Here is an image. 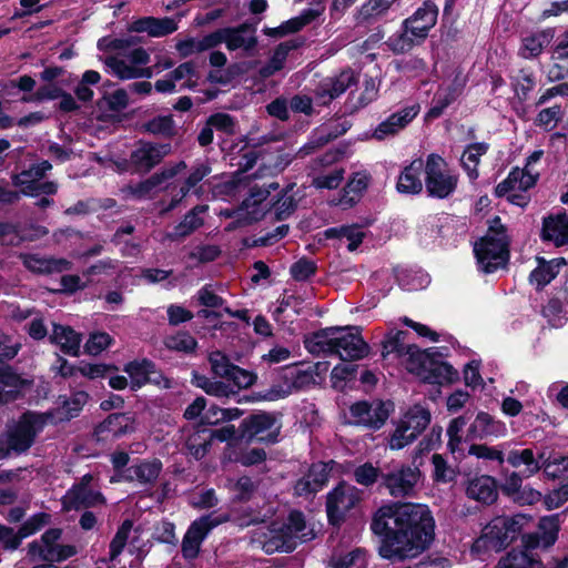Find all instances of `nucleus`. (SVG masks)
Masks as SVG:
<instances>
[{"mask_svg": "<svg viewBox=\"0 0 568 568\" xmlns=\"http://www.w3.org/2000/svg\"><path fill=\"white\" fill-rule=\"evenodd\" d=\"M369 528L378 538V555L390 562H403L430 548L436 523L426 504L390 500L374 511Z\"/></svg>", "mask_w": 568, "mask_h": 568, "instance_id": "obj_1", "label": "nucleus"}, {"mask_svg": "<svg viewBox=\"0 0 568 568\" xmlns=\"http://www.w3.org/2000/svg\"><path fill=\"white\" fill-rule=\"evenodd\" d=\"M304 345L313 355H337L343 362L363 359L371 351L362 327L352 325L321 328L306 337Z\"/></svg>", "mask_w": 568, "mask_h": 568, "instance_id": "obj_2", "label": "nucleus"}, {"mask_svg": "<svg viewBox=\"0 0 568 568\" xmlns=\"http://www.w3.org/2000/svg\"><path fill=\"white\" fill-rule=\"evenodd\" d=\"M438 7L432 0H425L408 18L404 19L397 32L386 41L388 49L396 55L405 54L422 45L436 26Z\"/></svg>", "mask_w": 568, "mask_h": 568, "instance_id": "obj_3", "label": "nucleus"}, {"mask_svg": "<svg viewBox=\"0 0 568 568\" xmlns=\"http://www.w3.org/2000/svg\"><path fill=\"white\" fill-rule=\"evenodd\" d=\"M531 520V516L516 514L513 516H497L493 518L476 539L474 548L486 551H503L508 548L524 531V527Z\"/></svg>", "mask_w": 568, "mask_h": 568, "instance_id": "obj_4", "label": "nucleus"}, {"mask_svg": "<svg viewBox=\"0 0 568 568\" xmlns=\"http://www.w3.org/2000/svg\"><path fill=\"white\" fill-rule=\"evenodd\" d=\"M43 416L42 412L30 409L23 412L0 440V459L10 457L11 453L17 455L27 453L48 425Z\"/></svg>", "mask_w": 568, "mask_h": 568, "instance_id": "obj_5", "label": "nucleus"}, {"mask_svg": "<svg viewBox=\"0 0 568 568\" xmlns=\"http://www.w3.org/2000/svg\"><path fill=\"white\" fill-rule=\"evenodd\" d=\"M442 356L437 347L422 349L408 369L426 384L439 386L453 384L459 379V373L453 365L442 361Z\"/></svg>", "mask_w": 568, "mask_h": 568, "instance_id": "obj_6", "label": "nucleus"}, {"mask_svg": "<svg viewBox=\"0 0 568 568\" xmlns=\"http://www.w3.org/2000/svg\"><path fill=\"white\" fill-rule=\"evenodd\" d=\"M459 175L448 170V163L436 153L427 155L425 163V187L427 195L444 200L450 197L457 190Z\"/></svg>", "mask_w": 568, "mask_h": 568, "instance_id": "obj_7", "label": "nucleus"}, {"mask_svg": "<svg viewBox=\"0 0 568 568\" xmlns=\"http://www.w3.org/2000/svg\"><path fill=\"white\" fill-rule=\"evenodd\" d=\"M363 491L357 487L341 480L326 495L325 511L327 524L339 529L346 521L348 513L362 501Z\"/></svg>", "mask_w": 568, "mask_h": 568, "instance_id": "obj_8", "label": "nucleus"}, {"mask_svg": "<svg viewBox=\"0 0 568 568\" xmlns=\"http://www.w3.org/2000/svg\"><path fill=\"white\" fill-rule=\"evenodd\" d=\"M432 420L430 410L420 404H415L407 409L396 425L389 437L392 449H403L414 443L428 427Z\"/></svg>", "mask_w": 568, "mask_h": 568, "instance_id": "obj_9", "label": "nucleus"}, {"mask_svg": "<svg viewBox=\"0 0 568 568\" xmlns=\"http://www.w3.org/2000/svg\"><path fill=\"white\" fill-rule=\"evenodd\" d=\"M232 520V516L229 513H222L219 515L211 513L192 521L182 539L181 552L183 558L186 560L197 558L201 545L210 531L215 527Z\"/></svg>", "mask_w": 568, "mask_h": 568, "instance_id": "obj_10", "label": "nucleus"}, {"mask_svg": "<svg viewBox=\"0 0 568 568\" xmlns=\"http://www.w3.org/2000/svg\"><path fill=\"white\" fill-rule=\"evenodd\" d=\"M276 424L273 413L258 410L244 417L240 423V439L247 445L255 439L265 444H276L280 440L281 425L271 430Z\"/></svg>", "mask_w": 568, "mask_h": 568, "instance_id": "obj_11", "label": "nucleus"}, {"mask_svg": "<svg viewBox=\"0 0 568 568\" xmlns=\"http://www.w3.org/2000/svg\"><path fill=\"white\" fill-rule=\"evenodd\" d=\"M478 271L493 274L507 270L510 260V244L495 243L490 237H479L474 244Z\"/></svg>", "mask_w": 568, "mask_h": 568, "instance_id": "obj_12", "label": "nucleus"}, {"mask_svg": "<svg viewBox=\"0 0 568 568\" xmlns=\"http://www.w3.org/2000/svg\"><path fill=\"white\" fill-rule=\"evenodd\" d=\"M422 473L417 467L400 465L382 473L379 488H385L394 498L413 496Z\"/></svg>", "mask_w": 568, "mask_h": 568, "instance_id": "obj_13", "label": "nucleus"}, {"mask_svg": "<svg viewBox=\"0 0 568 568\" xmlns=\"http://www.w3.org/2000/svg\"><path fill=\"white\" fill-rule=\"evenodd\" d=\"M393 410L394 404L390 400H378L375 405L367 400H358L349 407L351 416L355 418L353 424L369 430L381 429Z\"/></svg>", "mask_w": 568, "mask_h": 568, "instance_id": "obj_14", "label": "nucleus"}, {"mask_svg": "<svg viewBox=\"0 0 568 568\" xmlns=\"http://www.w3.org/2000/svg\"><path fill=\"white\" fill-rule=\"evenodd\" d=\"M123 372L130 377V389L136 392L148 384L155 386H170V381L164 376L156 364L150 358L143 357L124 364Z\"/></svg>", "mask_w": 568, "mask_h": 568, "instance_id": "obj_15", "label": "nucleus"}, {"mask_svg": "<svg viewBox=\"0 0 568 568\" xmlns=\"http://www.w3.org/2000/svg\"><path fill=\"white\" fill-rule=\"evenodd\" d=\"M172 151L171 143H153L139 140L138 148L130 154V165L135 173H149Z\"/></svg>", "mask_w": 568, "mask_h": 568, "instance_id": "obj_16", "label": "nucleus"}, {"mask_svg": "<svg viewBox=\"0 0 568 568\" xmlns=\"http://www.w3.org/2000/svg\"><path fill=\"white\" fill-rule=\"evenodd\" d=\"M134 423L130 413H111L94 426L92 437L99 443L121 438L135 430Z\"/></svg>", "mask_w": 568, "mask_h": 568, "instance_id": "obj_17", "label": "nucleus"}, {"mask_svg": "<svg viewBox=\"0 0 568 568\" xmlns=\"http://www.w3.org/2000/svg\"><path fill=\"white\" fill-rule=\"evenodd\" d=\"M88 400L89 394L85 390H75L69 397L61 395L59 396L58 406L42 412V415H45L43 417L48 424L58 425L68 423L80 416Z\"/></svg>", "mask_w": 568, "mask_h": 568, "instance_id": "obj_18", "label": "nucleus"}, {"mask_svg": "<svg viewBox=\"0 0 568 568\" xmlns=\"http://www.w3.org/2000/svg\"><path fill=\"white\" fill-rule=\"evenodd\" d=\"M524 478L518 471H513L500 485V493L518 506L535 505L541 500L542 494L530 486H523Z\"/></svg>", "mask_w": 568, "mask_h": 568, "instance_id": "obj_19", "label": "nucleus"}, {"mask_svg": "<svg viewBox=\"0 0 568 568\" xmlns=\"http://www.w3.org/2000/svg\"><path fill=\"white\" fill-rule=\"evenodd\" d=\"M256 31L255 23L245 21L236 27L221 28L223 42L229 51H236L243 49L246 52L253 51L258 41L254 34Z\"/></svg>", "mask_w": 568, "mask_h": 568, "instance_id": "obj_20", "label": "nucleus"}, {"mask_svg": "<svg viewBox=\"0 0 568 568\" xmlns=\"http://www.w3.org/2000/svg\"><path fill=\"white\" fill-rule=\"evenodd\" d=\"M419 110L418 104H413L392 113L375 128L372 138L376 141H384L387 136L396 135L418 115Z\"/></svg>", "mask_w": 568, "mask_h": 568, "instance_id": "obj_21", "label": "nucleus"}, {"mask_svg": "<svg viewBox=\"0 0 568 568\" xmlns=\"http://www.w3.org/2000/svg\"><path fill=\"white\" fill-rule=\"evenodd\" d=\"M62 510H80L105 504V497L101 491L93 490L87 483L74 484L62 498Z\"/></svg>", "mask_w": 568, "mask_h": 568, "instance_id": "obj_22", "label": "nucleus"}, {"mask_svg": "<svg viewBox=\"0 0 568 568\" xmlns=\"http://www.w3.org/2000/svg\"><path fill=\"white\" fill-rule=\"evenodd\" d=\"M540 239L556 247L568 245V213L565 209L542 217Z\"/></svg>", "mask_w": 568, "mask_h": 568, "instance_id": "obj_23", "label": "nucleus"}, {"mask_svg": "<svg viewBox=\"0 0 568 568\" xmlns=\"http://www.w3.org/2000/svg\"><path fill=\"white\" fill-rule=\"evenodd\" d=\"M178 22L173 18H155L149 16L133 20L128 26V31L135 33L146 32L150 37L161 38L172 34L178 30Z\"/></svg>", "mask_w": 568, "mask_h": 568, "instance_id": "obj_24", "label": "nucleus"}, {"mask_svg": "<svg viewBox=\"0 0 568 568\" xmlns=\"http://www.w3.org/2000/svg\"><path fill=\"white\" fill-rule=\"evenodd\" d=\"M500 485L495 477L489 475L477 476L468 481L466 495L483 505H491L498 498Z\"/></svg>", "mask_w": 568, "mask_h": 568, "instance_id": "obj_25", "label": "nucleus"}, {"mask_svg": "<svg viewBox=\"0 0 568 568\" xmlns=\"http://www.w3.org/2000/svg\"><path fill=\"white\" fill-rule=\"evenodd\" d=\"M506 433V425L486 412H479L467 430L468 440L499 437Z\"/></svg>", "mask_w": 568, "mask_h": 568, "instance_id": "obj_26", "label": "nucleus"}, {"mask_svg": "<svg viewBox=\"0 0 568 568\" xmlns=\"http://www.w3.org/2000/svg\"><path fill=\"white\" fill-rule=\"evenodd\" d=\"M186 169V163L184 161H179L178 163L165 166L160 171L153 173L150 178L139 182L133 189L132 194L139 199L149 195L155 187L162 184L164 181L173 179L180 172Z\"/></svg>", "mask_w": 568, "mask_h": 568, "instance_id": "obj_27", "label": "nucleus"}, {"mask_svg": "<svg viewBox=\"0 0 568 568\" xmlns=\"http://www.w3.org/2000/svg\"><path fill=\"white\" fill-rule=\"evenodd\" d=\"M567 265L565 257H556L546 261L538 258V266L529 274L530 283L535 284L536 291H542L558 274L561 266Z\"/></svg>", "mask_w": 568, "mask_h": 568, "instance_id": "obj_28", "label": "nucleus"}, {"mask_svg": "<svg viewBox=\"0 0 568 568\" xmlns=\"http://www.w3.org/2000/svg\"><path fill=\"white\" fill-rule=\"evenodd\" d=\"M425 169L422 159H416L406 165L397 180L396 190L402 194H419L423 190L420 173Z\"/></svg>", "mask_w": 568, "mask_h": 568, "instance_id": "obj_29", "label": "nucleus"}, {"mask_svg": "<svg viewBox=\"0 0 568 568\" xmlns=\"http://www.w3.org/2000/svg\"><path fill=\"white\" fill-rule=\"evenodd\" d=\"M207 204H197L192 207L173 227V231L168 234V237L171 241H180L191 235L194 231L203 226L204 220L200 214L207 212Z\"/></svg>", "mask_w": 568, "mask_h": 568, "instance_id": "obj_30", "label": "nucleus"}, {"mask_svg": "<svg viewBox=\"0 0 568 568\" xmlns=\"http://www.w3.org/2000/svg\"><path fill=\"white\" fill-rule=\"evenodd\" d=\"M23 266L37 274H51L54 272H63L70 268L71 263L65 258H45L38 254H21Z\"/></svg>", "mask_w": 568, "mask_h": 568, "instance_id": "obj_31", "label": "nucleus"}, {"mask_svg": "<svg viewBox=\"0 0 568 568\" xmlns=\"http://www.w3.org/2000/svg\"><path fill=\"white\" fill-rule=\"evenodd\" d=\"M369 175L365 172H356L341 190L338 204L344 209L353 207L368 187Z\"/></svg>", "mask_w": 568, "mask_h": 568, "instance_id": "obj_32", "label": "nucleus"}, {"mask_svg": "<svg viewBox=\"0 0 568 568\" xmlns=\"http://www.w3.org/2000/svg\"><path fill=\"white\" fill-rule=\"evenodd\" d=\"M50 342L60 346L62 353L78 356L80 353L81 335L71 326L53 324Z\"/></svg>", "mask_w": 568, "mask_h": 568, "instance_id": "obj_33", "label": "nucleus"}, {"mask_svg": "<svg viewBox=\"0 0 568 568\" xmlns=\"http://www.w3.org/2000/svg\"><path fill=\"white\" fill-rule=\"evenodd\" d=\"M552 60L556 62L548 71L550 82L560 81L568 77V30L558 39L552 51Z\"/></svg>", "mask_w": 568, "mask_h": 568, "instance_id": "obj_34", "label": "nucleus"}, {"mask_svg": "<svg viewBox=\"0 0 568 568\" xmlns=\"http://www.w3.org/2000/svg\"><path fill=\"white\" fill-rule=\"evenodd\" d=\"M162 470V463L159 459L140 460L125 469V480H138L141 484H152L156 480Z\"/></svg>", "mask_w": 568, "mask_h": 568, "instance_id": "obj_35", "label": "nucleus"}, {"mask_svg": "<svg viewBox=\"0 0 568 568\" xmlns=\"http://www.w3.org/2000/svg\"><path fill=\"white\" fill-rule=\"evenodd\" d=\"M488 150L489 144L486 142H474L465 148L460 158V165L470 181L478 179V165L480 163V158L485 155Z\"/></svg>", "mask_w": 568, "mask_h": 568, "instance_id": "obj_36", "label": "nucleus"}, {"mask_svg": "<svg viewBox=\"0 0 568 568\" xmlns=\"http://www.w3.org/2000/svg\"><path fill=\"white\" fill-rule=\"evenodd\" d=\"M407 334L406 331H397L395 334H389L383 341V355L385 356L389 353H396L398 356L407 355L409 366L422 349L415 344H405L404 339Z\"/></svg>", "mask_w": 568, "mask_h": 568, "instance_id": "obj_37", "label": "nucleus"}, {"mask_svg": "<svg viewBox=\"0 0 568 568\" xmlns=\"http://www.w3.org/2000/svg\"><path fill=\"white\" fill-rule=\"evenodd\" d=\"M506 460L514 468L524 465L525 469L519 474L525 478H529L540 470L539 460L536 459V454L531 448L511 449Z\"/></svg>", "mask_w": 568, "mask_h": 568, "instance_id": "obj_38", "label": "nucleus"}, {"mask_svg": "<svg viewBox=\"0 0 568 568\" xmlns=\"http://www.w3.org/2000/svg\"><path fill=\"white\" fill-rule=\"evenodd\" d=\"M357 83L358 73L347 68L342 70L337 75L329 78L323 90L324 93L328 95V99L333 100L345 93L352 87H356Z\"/></svg>", "mask_w": 568, "mask_h": 568, "instance_id": "obj_39", "label": "nucleus"}, {"mask_svg": "<svg viewBox=\"0 0 568 568\" xmlns=\"http://www.w3.org/2000/svg\"><path fill=\"white\" fill-rule=\"evenodd\" d=\"M497 568H542V561L532 552L513 548L498 561Z\"/></svg>", "mask_w": 568, "mask_h": 568, "instance_id": "obj_40", "label": "nucleus"}, {"mask_svg": "<svg viewBox=\"0 0 568 568\" xmlns=\"http://www.w3.org/2000/svg\"><path fill=\"white\" fill-rule=\"evenodd\" d=\"M139 130L142 133L161 135L170 140L178 134V129L172 114L156 115L146 122H143Z\"/></svg>", "mask_w": 568, "mask_h": 568, "instance_id": "obj_41", "label": "nucleus"}, {"mask_svg": "<svg viewBox=\"0 0 568 568\" xmlns=\"http://www.w3.org/2000/svg\"><path fill=\"white\" fill-rule=\"evenodd\" d=\"M304 37H296L294 39L277 44L270 59V71L263 72V75L270 77L274 72L282 70L290 52L300 49L301 47L304 45Z\"/></svg>", "mask_w": 568, "mask_h": 568, "instance_id": "obj_42", "label": "nucleus"}, {"mask_svg": "<svg viewBox=\"0 0 568 568\" xmlns=\"http://www.w3.org/2000/svg\"><path fill=\"white\" fill-rule=\"evenodd\" d=\"M283 378L290 383L292 390H301L315 384L314 372L311 366L301 368L298 365H287L281 367Z\"/></svg>", "mask_w": 568, "mask_h": 568, "instance_id": "obj_43", "label": "nucleus"}, {"mask_svg": "<svg viewBox=\"0 0 568 568\" xmlns=\"http://www.w3.org/2000/svg\"><path fill=\"white\" fill-rule=\"evenodd\" d=\"M396 0H367L357 10L354 16L357 26L369 23L373 19L387 13Z\"/></svg>", "mask_w": 568, "mask_h": 568, "instance_id": "obj_44", "label": "nucleus"}, {"mask_svg": "<svg viewBox=\"0 0 568 568\" xmlns=\"http://www.w3.org/2000/svg\"><path fill=\"white\" fill-rule=\"evenodd\" d=\"M192 384L201 389H203L207 395L220 397V398H229L231 396L239 395L237 392L233 390L227 384L221 381H212L207 376L200 374L197 372H193L192 374Z\"/></svg>", "mask_w": 568, "mask_h": 568, "instance_id": "obj_45", "label": "nucleus"}, {"mask_svg": "<svg viewBox=\"0 0 568 568\" xmlns=\"http://www.w3.org/2000/svg\"><path fill=\"white\" fill-rule=\"evenodd\" d=\"M326 239H346L348 241L347 250L353 252L362 244L365 234L358 224L341 225L328 227L324 231Z\"/></svg>", "mask_w": 568, "mask_h": 568, "instance_id": "obj_46", "label": "nucleus"}, {"mask_svg": "<svg viewBox=\"0 0 568 568\" xmlns=\"http://www.w3.org/2000/svg\"><path fill=\"white\" fill-rule=\"evenodd\" d=\"M306 528L305 515L302 510L293 509L288 513L286 520L277 529L284 541L296 546L294 537L303 534Z\"/></svg>", "mask_w": 568, "mask_h": 568, "instance_id": "obj_47", "label": "nucleus"}, {"mask_svg": "<svg viewBox=\"0 0 568 568\" xmlns=\"http://www.w3.org/2000/svg\"><path fill=\"white\" fill-rule=\"evenodd\" d=\"M250 200H243L236 210L235 219L227 225L226 231L252 225L263 219V213L248 204Z\"/></svg>", "mask_w": 568, "mask_h": 568, "instance_id": "obj_48", "label": "nucleus"}, {"mask_svg": "<svg viewBox=\"0 0 568 568\" xmlns=\"http://www.w3.org/2000/svg\"><path fill=\"white\" fill-rule=\"evenodd\" d=\"M355 361H346L344 364H337L331 372L332 387L337 390H344L347 383L357 379L358 365Z\"/></svg>", "mask_w": 568, "mask_h": 568, "instance_id": "obj_49", "label": "nucleus"}, {"mask_svg": "<svg viewBox=\"0 0 568 568\" xmlns=\"http://www.w3.org/2000/svg\"><path fill=\"white\" fill-rule=\"evenodd\" d=\"M209 438L212 442L216 439L221 443H226L225 456L229 458V454L236 449V445L243 439H240V427L236 428L232 424L224 425L220 428L211 429Z\"/></svg>", "mask_w": 568, "mask_h": 568, "instance_id": "obj_50", "label": "nucleus"}, {"mask_svg": "<svg viewBox=\"0 0 568 568\" xmlns=\"http://www.w3.org/2000/svg\"><path fill=\"white\" fill-rule=\"evenodd\" d=\"M538 530L542 536V548L547 549L555 545L560 530L559 515L542 516L538 523Z\"/></svg>", "mask_w": 568, "mask_h": 568, "instance_id": "obj_51", "label": "nucleus"}, {"mask_svg": "<svg viewBox=\"0 0 568 568\" xmlns=\"http://www.w3.org/2000/svg\"><path fill=\"white\" fill-rule=\"evenodd\" d=\"M346 133V129H327V128H321L317 129L313 135L311 136L310 141L302 148L303 151H305V154H310L314 152L317 149L323 148L327 143L334 141L338 136Z\"/></svg>", "mask_w": 568, "mask_h": 568, "instance_id": "obj_52", "label": "nucleus"}, {"mask_svg": "<svg viewBox=\"0 0 568 568\" xmlns=\"http://www.w3.org/2000/svg\"><path fill=\"white\" fill-rule=\"evenodd\" d=\"M456 99H457L456 89L453 87H449L444 92H439V91L436 92L433 98L430 108L428 109V111L426 113V119L427 120L438 119L439 116H442L444 111L452 103H454L456 101Z\"/></svg>", "mask_w": 568, "mask_h": 568, "instance_id": "obj_53", "label": "nucleus"}, {"mask_svg": "<svg viewBox=\"0 0 568 568\" xmlns=\"http://www.w3.org/2000/svg\"><path fill=\"white\" fill-rule=\"evenodd\" d=\"M536 85L534 72L529 69H520L517 77L511 78V87L520 102L528 99L529 93Z\"/></svg>", "mask_w": 568, "mask_h": 568, "instance_id": "obj_54", "label": "nucleus"}, {"mask_svg": "<svg viewBox=\"0 0 568 568\" xmlns=\"http://www.w3.org/2000/svg\"><path fill=\"white\" fill-rule=\"evenodd\" d=\"M334 464V460L316 462L308 467L306 476L318 491L327 485Z\"/></svg>", "mask_w": 568, "mask_h": 568, "instance_id": "obj_55", "label": "nucleus"}, {"mask_svg": "<svg viewBox=\"0 0 568 568\" xmlns=\"http://www.w3.org/2000/svg\"><path fill=\"white\" fill-rule=\"evenodd\" d=\"M51 169L52 164L47 160L33 163L29 169L21 171L19 174H14L12 176V183L14 186H22L27 183L26 181L41 180Z\"/></svg>", "mask_w": 568, "mask_h": 568, "instance_id": "obj_56", "label": "nucleus"}, {"mask_svg": "<svg viewBox=\"0 0 568 568\" xmlns=\"http://www.w3.org/2000/svg\"><path fill=\"white\" fill-rule=\"evenodd\" d=\"M164 345L170 351L183 352L185 354L194 353L197 347V341L189 332H179L175 335L166 336Z\"/></svg>", "mask_w": 568, "mask_h": 568, "instance_id": "obj_57", "label": "nucleus"}, {"mask_svg": "<svg viewBox=\"0 0 568 568\" xmlns=\"http://www.w3.org/2000/svg\"><path fill=\"white\" fill-rule=\"evenodd\" d=\"M0 384L11 387V390H19L22 394L23 389L32 385V381L23 378L12 366L3 362L0 363Z\"/></svg>", "mask_w": 568, "mask_h": 568, "instance_id": "obj_58", "label": "nucleus"}, {"mask_svg": "<svg viewBox=\"0 0 568 568\" xmlns=\"http://www.w3.org/2000/svg\"><path fill=\"white\" fill-rule=\"evenodd\" d=\"M267 455L263 448H251L248 450H233L229 454V460L239 463L244 467H251L262 464L266 460Z\"/></svg>", "mask_w": 568, "mask_h": 568, "instance_id": "obj_59", "label": "nucleus"}, {"mask_svg": "<svg viewBox=\"0 0 568 568\" xmlns=\"http://www.w3.org/2000/svg\"><path fill=\"white\" fill-rule=\"evenodd\" d=\"M132 528L133 520L131 519H124L118 527V530L109 545V555L112 560L122 554Z\"/></svg>", "mask_w": 568, "mask_h": 568, "instance_id": "obj_60", "label": "nucleus"}, {"mask_svg": "<svg viewBox=\"0 0 568 568\" xmlns=\"http://www.w3.org/2000/svg\"><path fill=\"white\" fill-rule=\"evenodd\" d=\"M318 266L315 261L303 256L290 267V274L296 282H306L317 273Z\"/></svg>", "mask_w": 568, "mask_h": 568, "instance_id": "obj_61", "label": "nucleus"}, {"mask_svg": "<svg viewBox=\"0 0 568 568\" xmlns=\"http://www.w3.org/2000/svg\"><path fill=\"white\" fill-rule=\"evenodd\" d=\"M114 343V338L106 332H93L84 344L87 354L97 356Z\"/></svg>", "mask_w": 568, "mask_h": 568, "instance_id": "obj_62", "label": "nucleus"}, {"mask_svg": "<svg viewBox=\"0 0 568 568\" xmlns=\"http://www.w3.org/2000/svg\"><path fill=\"white\" fill-rule=\"evenodd\" d=\"M210 364L212 372L215 376L230 379V376L234 372L235 364H233L230 358L222 352L216 351L210 355Z\"/></svg>", "mask_w": 568, "mask_h": 568, "instance_id": "obj_63", "label": "nucleus"}, {"mask_svg": "<svg viewBox=\"0 0 568 568\" xmlns=\"http://www.w3.org/2000/svg\"><path fill=\"white\" fill-rule=\"evenodd\" d=\"M382 473L379 468L367 462L354 469V479L357 484L369 487L378 480L381 481Z\"/></svg>", "mask_w": 568, "mask_h": 568, "instance_id": "obj_64", "label": "nucleus"}]
</instances>
